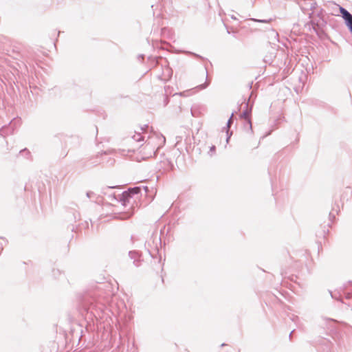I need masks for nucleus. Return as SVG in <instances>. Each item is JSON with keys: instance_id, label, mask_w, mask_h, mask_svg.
<instances>
[{"instance_id": "2", "label": "nucleus", "mask_w": 352, "mask_h": 352, "mask_svg": "<svg viewBox=\"0 0 352 352\" xmlns=\"http://www.w3.org/2000/svg\"><path fill=\"white\" fill-rule=\"evenodd\" d=\"M340 11L343 19L346 21V25L352 32V15L346 10L342 7L340 8Z\"/></svg>"}, {"instance_id": "3", "label": "nucleus", "mask_w": 352, "mask_h": 352, "mask_svg": "<svg viewBox=\"0 0 352 352\" xmlns=\"http://www.w3.org/2000/svg\"><path fill=\"white\" fill-rule=\"evenodd\" d=\"M214 150H215V146H212L211 147V151H214Z\"/></svg>"}, {"instance_id": "1", "label": "nucleus", "mask_w": 352, "mask_h": 352, "mask_svg": "<svg viewBox=\"0 0 352 352\" xmlns=\"http://www.w3.org/2000/svg\"><path fill=\"white\" fill-rule=\"evenodd\" d=\"M140 188L137 187V188H132V189L129 190V191L123 192V194H122L123 201H124L123 204L126 205V203H129L131 199H133L134 195H138L140 193Z\"/></svg>"}]
</instances>
